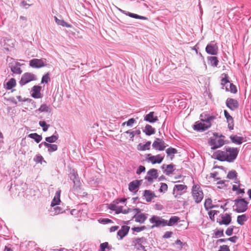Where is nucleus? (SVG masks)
I'll list each match as a JSON object with an SVG mask.
<instances>
[{"instance_id": "f257e3e1", "label": "nucleus", "mask_w": 251, "mask_h": 251, "mask_svg": "<svg viewBox=\"0 0 251 251\" xmlns=\"http://www.w3.org/2000/svg\"><path fill=\"white\" fill-rule=\"evenodd\" d=\"M238 152L237 148L227 147L225 151L218 150L214 152L212 157L221 161L232 162L236 158Z\"/></svg>"}, {"instance_id": "f03ea898", "label": "nucleus", "mask_w": 251, "mask_h": 251, "mask_svg": "<svg viewBox=\"0 0 251 251\" xmlns=\"http://www.w3.org/2000/svg\"><path fill=\"white\" fill-rule=\"evenodd\" d=\"M224 138L225 136L222 134L214 132L208 141L209 145L211 146V149L214 150L222 147L225 144Z\"/></svg>"}, {"instance_id": "7ed1b4c3", "label": "nucleus", "mask_w": 251, "mask_h": 251, "mask_svg": "<svg viewBox=\"0 0 251 251\" xmlns=\"http://www.w3.org/2000/svg\"><path fill=\"white\" fill-rule=\"evenodd\" d=\"M126 200V199L117 200L116 201H114L113 203L110 204L109 205L108 208L110 210L115 211L116 213L117 214H119L120 213L126 214L128 213L131 209H128V210H123V206H119L118 205L119 202L124 203Z\"/></svg>"}, {"instance_id": "20e7f679", "label": "nucleus", "mask_w": 251, "mask_h": 251, "mask_svg": "<svg viewBox=\"0 0 251 251\" xmlns=\"http://www.w3.org/2000/svg\"><path fill=\"white\" fill-rule=\"evenodd\" d=\"M193 198L197 203H199L203 198V194L201 187L198 185H194L192 189Z\"/></svg>"}, {"instance_id": "39448f33", "label": "nucleus", "mask_w": 251, "mask_h": 251, "mask_svg": "<svg viewBox=\"0 0 251 251\" xmlns=\"http://www.w3.org/2000/svg\"><path fill=\"white\" fill-rule=\"evenodd\" d=\"M234 202L233 208L237 212H244L247 209L248 202L244 199L235 200Z\"/></svg>"}, {"instance_id": "423d86ee", "label": "nucleus", "mask_w": 251, "mask_h": 251, "mask_svg": "<svg viewBox=\"0 0 251 251\" xmlns=\"http://www.w3.org/2000/svg\"><path fill=\"white\" fill-rule=\"evenodd\" d=\"M7 61L9 62V67L10 68L11 72L15 74H21L22 70L20 68L21 64L16 61L15 60L11 57H7Z\"/></svg>"}, {"instance_id": "0eeeda50", "label": "nucleus", "mask_w": 251, "mask_h": 251, "mask_svg": "<svg viewBox=\"0 0 251 251\" xmlns=\"http://www.w3.org/2000/svg\"><path fill=\"white\" fill-rule=\"evenodd\" d=\"M221 84L223 86V89H224V87H225L226 91L230 92L232 93L237 92L236 87L229 81L228 76L226 74H225V77L222 79Z\"/></svg>"}, {"instance_id": "6e6552de", "label": "nucleus", "mask_w": 251, "mask_h": 251, "mask_svg": "<svg viewBox=\"0 0 251 251\" xmlns=\"http://www.w3.org/2000/svg\"><path fill=\"white\" fill-rule=\"evenodd\" d=\"M36 79V75L31 73H25L21 77V79L19 81V84L23 86L25 84Z\"/></svg>"}, {"instance_id": "1a4fd4ad", "label": "nucleus", "mask_w": 251, "mask_h": 251, "mask_svg": "<svg viewBox=\"0 0 251 251\" xmlns=\"http://www.w3.org/2000/svg\"><path fill=\"white\" fill-rule=\"evenodd\" d=\"M187 189V187L186 185L176 184L173 188V195L176 198H177L185 193Z\"/></svg>"}, {"instance_id": "9d476101", "label": "nucleus", "mask_w": 251, "mask_h": 251, "mask_svg": "<svg viewBox=\"0 0 251 251\" xmlns=\"http://www.w3.org/2000/svg\"><path fill=\"white\" fill-rule=\"evenodd\" d=\"M150 222L153 224L152 227H158L160 226H164L167 225V220H165L158 216H153L150 219Z\"/></svg>"}, {"instance_id": "9b49d317", "label": "nucleus", "mask_w": 251, "mask_h": 251, "mask_svg": "<svg viewBox=\"0 0 251 251\" xmlns=\"http://www.w3.org/2000/svg\"><path fill=\"white\" fill-rule=\"evenodd\" d=\"M221 219L217 220V222L220 225H229L231 222V214L224 213L221 214Z\"/></svg>"}, {"instance_id": "f8f14e48", "label": "nucleus", "mask_w": 251, "mask_h": 251, "mask_svg": "<svg viewBox=\"0 0 251 251\" xmlns=\"http://www.w3.org/2000/svg\"><path fill=\"white\" fill-rule=\"evenodd\" d=\"M206 52L210 55H217L218 52V47L214 41L211 42L205 48Z\"/></svg>"}, {"instance_id": "ddd939ff", "label": "nucleus", "mask_w": 251, "mask_h": 251, "mask_svg": "<svg viewBox=\"0 0 251 251\" xmlns=\"http://www.w3.org/2000/svg\"><path fill=\"white\" fill-rule=\"evenodd\" d=\"M29 65L32 68H39L46 66V59H33L29 61Z\"/></svg>"}, {"instance_id": "4468645a", "label": "nucleus", "mask_w": 251, "mask_h": 251, "mask_svg": "<svg viewBox=\"0 0 251 251\" xmlns=\"http://www.w3.org/2000/svg\"><path fill=\"white\" fill-rule=\"evenodd\" d=\"M152 146L156 150L163 151L167 146V145L162 139L156 138L153 142Z\"/></svg>"}, {"instance_id": "2eb2a0df", "label": "nucleus", "mask_w": 251, "mask_h": 251, "mask_svg": "<svg viewBox=\"0 0 251 251\" xmlns=\"http://www.w3.org/2000/svg\"><path fill=\"white\" fill-rule=\"evenodd\" d=\"M158 176L157 170L155 169H151L147 173L145 176V179L150 183L153 182L154 179H155Z\"/></svg>"}, {"instance_id": "dca6fc26", "label": "nucleus", "mask_w": 251, "mask_h": 251, "mask_svg": "<svg viewBox=\"0 0 251 251\" xmlns=\"http://www.w3.org/2000/svg\"><path fill=\"white\" fill-rule=\"evenodd\" d=\"M148 156H149L147 158L148 161L151 162L153 164L161 163L164 159V156L161 154L152 155L151 154H149Z\"/></svg>"}, {"instance_id": "f3484780", "label": "nucleus", "mask_w": 251, "mask_h": 251, "mask_svg": "<svg viewBox=\"0 0 251 251\" xmlns=\"http://www.w3.org/2000/svg\"><path fill=\"white\" fill-rule=\"evenodd\" d=\"M200 119L202 122L206 124H211V123L216 119V116L203 113L201 114Z\"/></svg>"}, {"instance_id": "a211bd4d", "label": "nucleus", "mask_w": 251, "mask_h": 251, "mask_svg": "<svg viewBox=\"0 0 251 251\" xmlns=\"http://www.w3.org/2000/svg\"><path fill=\"white\" fill-rule=\"evenodd\" d=\"M158 117L154 112H150L144 116V120L150 123H154L158 121Z\"/></svg>"}, {"instance_id": "6ab92c4d", "label": "nucleus", "mask_w": 251, "mask_h": 251, "mask_svg": "<svg viewBox=\"0 0 251 251\" xmlns=\"http://www.w3.org/2000/svg\"><path fill=\"white\" fill-rule=\"evenodd\" d=\"M146 239L144 237L136 238L132 241V245L134 246L137 250H144L145 247L142 244L145 241Z\"/></svg>"}, {"instance_id": "aec40b11", "label": "nucleus", "mask_w": 251, "mask_h": 251, "mask_svg": "<svg viewBox=\"0 0 251 251\" xmlns=\"http://www.w3.org/2000/svg\"><path fill=\"white\" fill-rule=\"evenodd\" d=\"M211 126V124H206L197 122L194 126V129L197 131H204L209 128Z\"/></svg>"}, {"instance_id": "412c9836", "label": "nucleus", "mask_w": 251, "mask_h": 251, "mask_svg": "<svg viewBox=\"0 0 251 251\" xmlns=\"http://www.w3.org/2000/svg\"><path fill=\"white\" fill-rule=\"evenodd\" d=\"M226 106L231 110H234L238 107V101L233 99L228 98L226 101Z\"/></svg>"}, {"instance_id": "4be33fe9", "label": "nucleus", "mask_w": 251, "mask_h": 251, "mask_svg": "<svg viewBox=\"0 0 251 251\" xmlns=\"http://www.w3.org/2000/svg\"><path fill=\"white\" fill-rule=\"evenodd\" d=\"M148 218V214L144 213H139V214H135L133 218L135 219L136 222L140 224H143Z\"/></svg>"}, {"instance_id": "5701e85b", "label": "nucleus", "mask_w": 251, "mask_h": 251, "mask_svg": "<svg viewBox=\"0 0 251 251\" xmlns=\"http://www.w3.org/2000/svg\"><path fill=\"white\" fill-rule=\"evenodd\" d=\"M41 87L40 86H34L31 90V95L34 98L38 99L41 98L40 93Z\"/></svg>"}, {"instance_id": "b1692460", "label": "nucleus", "mask_w": 251, "mask_h": 251, "mask_svg": "<svg viewBox=\"0 0 251 251\" xmlns=\"http://www.w3.org/2000/svg\"><path fill=\"white\" fill-rule=\"evenodd\" d=\"M130 227L127 226H123L121 229H120L118 232L117 235L120 237V239H122L125 236H126L129 230Z\"/></svg>"}, {"instance_id": "393cba45", "label": "nucleus", "mask_w": 251, "mask_h": 251, "mask_svg": "<svg viewBox=\"0 0 251 251\" xmlns=\"http://www.w3.org/2000/svg\"><path fill=\"white\" fill-rule=\"evenodd\" d=\"M65 212L62 208L58 206H51L50 209V213L51 216H54Z\"/></svg>"}, {"instance_id": "a878e982", "label": "nucleus", "mask_w": 251, "mask_h": 251, "mask_svg": "<svg viewBox=\"0 0 251 251\" xmlns=\"http://www.w3.org/2000/svg\"><path fill=\"white\" fill-rule=\"evenodd\" d=\"M142 180H135L130 182L128 186V189L132 192L135 190L141 184Z\"/></svg>"}, {"instance_id": "bb28decb", "label": "nucleus", "mask_w": 251, "mask_h": 251, "mask_svg": "<svg viewBox=\"0 0 251 251\" xmlns=\"http://www.w3.org/2000/svg\"><path fill=\"white\" fill-rule=\"evenodd\" d=\"M174 165L173 164L165 165L163 164L161 168L164 170V173L166 175H170L174 171Z\"/></svg>"}, {"instance_id": "cd10ccee", "label": "nucleus", "mask_w": 251, "mask_h": 251, "mask_svg": "<svg viewBox=\"0 0 251 251\" xmlns=\"http://www.w3.org/2000/svg\"><path fill=\"white\" fill-rule=\"evenodd\" d=\"M60 194L61 190H58L56 192L55 196L53 198V200L51 201L50 206H56L58 205L60 202Z\"/></svg>"}, {"instance_id": "c85d7f7f", "label": "nucleus", "mask_w": 251, "mask_h": 251, "mask_svg": "<svg viewBox=\"0 0 251 251\" xmlns=\"http://www.w3.org/2000/svg\"><path fill=\"white\" fill-rule=\"evenodd\" d=\"M126 133L129 135V140L131 141H133L134 137L135 135H139L141 134V131L140 129H135L134 130H128L125 132Z\"/></svg>"}, {"instance_id": "c756f323", "label": "nucleus", "mask_w": 251, "mask_h": 251, "mask_svg": "<svg viewBox=\"0 0 251 251\" xmlns=\"http://www.w3.org/2000/svg\"><path fill=\"white\" fill-rule=\"evenodd\" d=\"M229 138L232 143L238 145L241 144L244 142V139L243 137L238 136L237 135H231Z\"/></svg>"}, {"instance_id": "7c9ffc66", "label": "nucleus", "mask_w": 251, "mask_h": 251, "mask_svg": "<svg viewBox=\"0 0 251 251\" xmlns=\"http://www.w3.org/2000/svg\"><path fill=\"white\" fill-rule=\"evenodd\" d=\"M144 197L147 201L150 202L155 197V194L151 191L146 190L144 191Z\"/></svg>"}, {"instance_id": "2f4dec72", "label": "nucleus", "mask_w": 251, "mask_h": 251, "mask_svg": "<svg viewBox=\"0 0 251 251\" xmlns=\"http://www.w3.org/2000/svg\"><path fill=\"white\" fill-rule=\"evenodd\" d=\"M143 132L148 136H150L151 135L154 134L155 132V129L152 127L150 125H147L144 129H143Z\"/></svg>"}, {"instance_id": "473e14b6", "label": "nucleus", "mask_w": 251, "mask_h": 251, "mask_svg": "<svg viewBox=\"0 0 251 251\" xmlns=\"http://www.w3.org/2000/svg\"><path fill=\"white\" fill-rule=\"evenodd\" d=\"M120 10L124 14L128 15L130 17L133 18L135 19H139L141 20H146L147 18L144 16H139L137 14L132 13L129 12H126V11L120 9Z\"/></svg>"}, {"instance_id": "72a5a7b5", "label": "nucleus", "mask_w": 251, "mask_h": 251, "mask_svg": "<svg viewBox=\"0 0 251 251\" xmlns=\"http://www.w3.org/2000/svg\"><path fill=\"white\" fill-rule=\"evenodd\" d=\"M151 142L148 141L145 144L140 143L137 146V149L139 151L148 150L150 149Z\"/></svg>"}, {"instance_id": "f704fd0d", "label": "nucleus", "mask_w": 251, "mask_h": 251, "mask_svg": "<svg viewBox=\"0 0 251 251\" xmlns=\"http://www.w3.org/2000/svg\"><path fill=\"white\" fill-rule=\"evenodd\" d=\"M209 64L213 67H217L219 60L216 56H208L207 57Z\"/></svg>"}, {"instance_id": "c9c22d12", "label": "nucleus", "mask_w": 251, "mask_h": 251, "mask_svg": "<svg viewBox=\"0 0 251 251\" xmlns=\"http://www.w3.org/2000/svg\"><path fill=\"white\" fill-rule=\"evenodd\" d=\"M74 185L73 187V190L75 192H78L79 190L80 189L81 182L80 179H75V181H73Z\"/></svg>"}, {"instance_id": "e433bc0d", "label": "nucleus", "mask_w": 251, "mask_h": 251, "mask_svg": "<svg viewBox=\"0 0 251 251\" xmlns=\"http://www.w3.org/2000/svg\"><path fill=\"white\" fill-rule=\"evenodd\" d=\"M28 137L34 139V141L37 143H39L42 139V136L38 135L36 133L29 134L28 135Z\"/></svg>"}, {"instance_id": "4c0bfd02", "label": "nucleus", "mask_w": 251, "mask_h": 251, "mask_svg": "<svg viewBox=\"0 0 251 251\" xmlns=\"http://www.w3.org/2000/svg\"><path fill=\"white\" fill-rule=\"evenodd\" d=\"M54 20L57 25H61L64 27H70L71 25L67 23L62 19H59L56 17H54Z\"/></svg>"}, {"instance_id": "58836bf2", "label": "nucleus", "mask_w": 251, "mask_h": 251, "mask_svg": "<svg viewBox=\"0 0 251 251\" xmlns=\"http://www.w3.org/2000/svg\"><path fill=\"white\" fill-rule=\"evenodd\" d=\"M247 217L245 214L239 215L237 218V222L240 225L242 226L244 224V223L247 221Z\"/></svg>"}, {"instance_id": "ea45409f", "label": "nucleus", "mask_w": 251, "mask_h": 251, "mask_svg": "<svg viewBox=\"0 0 251 251\" xmlns=\"http://www.w3.org/2000/svg\"><path fill=\"white\" fill-rule=\"evenodd\" d=\"M179 220V218L177 216H172L170 220L167 221V225L168 226H172Z\"/></svg>"}, {"instance_id": "a19ab883", "label": "nucleus", "mask_w": 251, "mask_h": 251, "mask_svg": "<svg viewBox=\"0 0 251 251\" xmlns=\"http://www.w3.org/2000/svg\"><path fill=\"white\" fill-rule=\"evenodd\" d=\"M16 84V80L14 78H11L6 84V89L7 90H10L12 88L15 86Z\"/></svg>"}, {"instance_id": "79ce46f5", "label": "nucleus", "mask_w": 251, "mask_h": 251, "mask_svg": "<svg viewBox=\"0 0 251 251\" xmlns=\"http://www.w3.org/2000/svg\"><path fill=\"white\" fill-rule=\"evenodd\" d=\"M58 138V136L57 135H53L50 137H47L45 138L46 142L50 143L55 142Z\"/></svg>"}, {"instance_id": "37998d69", "label": "nucleus", "mask_w": 251, "mask_h": 251, "mask_svg": "<svg viewBox=\"0 0 251 251\" xmlns=\"http://www.w3.org/2000/svg\"><path fill=\"white\" fill-rule=\"evenodd\" d=\"M204 207L206 209H210L213 207V205L212 203V200L210 199H207L205 201V202L204 204Z\"/></svg>"}, {"instance_id": "c03bdc74", "label": "nucleus", "mask_w": 251, "mask_h": 251, "mask_svg": "<svg viewBox=\"0 0 251 251\" xmlns=\"http://www.w3.org/2000/svg\"><path fill=\"white\" fill-rule=\"evenodd\" d=\"M34 161L37 163L42 164V161L46 163V161L44 160L43 156L40 154L36 155L33 158Z\"/></svg>"}, {"instance_id": "a18cd8bd", "label": "nucleus", "mask_w": 251, "mask_h": 251, "mask_svg": "<svg viewBox=\"0 0 251 251\" xmlns=\"http://www.w3.org/2000/svg\"><path fill=\"white\" fill-rule=\"evenodd\" d=\"M70 179L73 181H75V179H78L79 177L78 176V174L76 171H75L74 170H73L72 172L70 173Z\"/></svg>"}, {"instance_id": "49530a36", "label": "nucleus", "mask_w": 251, "mask_h": 251, "mask_svg": "<svg viewBox=\"0 0 251 251\" xmlns=\"http://www.w3.org/2000/svg\"><path fill=\"white\" fill-rule=\"evenodd\" d=\"M39 111L41 112H50V107L47 105L46 104H42L39 108Z\"/></svg>"}, {"instance_id": "de8ad7c7", "label": "nucleus", "mask_w": 251, "mask_h": 251, "mask_svg": "<svg viewBox=\"0 0 251 251\" xmlns=\"http://www.w3.org/2000/svg\"><path fill=\"white\" fill-rule=\"evenodd\" d=\"M136 122L134 118H131L129 119L127 121L124 122L122 124V126H124L125 125H126L128 126H132L133 124H134Z\"/></svg>"}, {"instance_id": "09e8293b", "label": "nucleus", "mask_w": 251, "mask_h": 251, "mask_svg": "<svg viewBox=\"0 0 251 251\" xmlns=\"http://www.w3.org/2000/svg\"><path fill=\"white\" fill-rule=\"evenodd\" d=\"M39 124L43 128V130L44 132L47 131L50 126V125L47 124L46 122L44 121H40Z\"/></svg>"}, {"instance_id": "8fccbe9b", "label": "nucleus", "mask_w": 251, "mask_h": 251, "mask_svg": "<svg viewBox=\"0 0 251 251\" xmlns=\"http://www.w3.org/2000/svg\"><path fill=\"white\" fill-rule=\"evenodd\" d=\"M166 152L168 156H174V154L177 152V151L176 149L173 148H169L167 149Z\"/></svg>"}, {"instance_id": "3c124183", "label": "nucleus", "mask_w": 251, "mask_h": 251, "mask_svg": "<svg viewBox=\"0 0 251 251\" xmlns=\"http://www.w3.org/2000/svg\"><path fill=\"white\" fill-rule=\"evenodd\" d=\"M109 246L108 242L100 244L99 251H105L106 249H109Z\"/></svg>"}, {"instance_id": "603ef678", "label": "nucleus", "mask_w": 251, "mask_h": 251, "mask_svg": "<svg viewBox=\"0 0 251 251\" xmlns=\"http://www.w3.org/2000/svg\"><path fill=\"white\" fill-rule=\"evenodd\" d=\"M236 176H237V173L235 171H231L229 172V173H228V174L227 175V177L229 179L235 178L236 180H237Z\"/></svg>"}, {"instance_id": "864d4df0", "label": "nucleus", "mask_w": 251, "mask_h": 251, "mask_svg": "<svg viewBox=\"0 0 251 251\" xmlns=\"http://www.w3.org/2000/svg\"><path fill=\"white\" fill-rule=\"evenodd\" d=\"M160 187L159 189V191L160 192L165 193L167 191L168 186L165 183H160Z\"/></svg>"}, {"instance_id": "5fc2aeb1", "label": "nucleus", "mask_w": 251, "mask_h": 251, "mask_svg": "<svg viewBox=\"0 0 251 251\" xmlns=\"http://www.w3.org/2000/svg\"><path fill=\"white\" fill-rule=\"evenodd\" d=\"M57 149H58V147L56 145L50 144V147L48 149V151L49 152H52L57 151Z\"/></svg>"}, {"instance_id": "6e6d98bb", "label": "nucleus", "mask_w": 251, "mask_h": 251, "mask_svg": "<svg viewBox=\"0 0 251 251\" xmlns=\"http://www.w3.org/2000/svg\"><path fill=\"white\" fill-rule=\"evenodd\" d=\"M224 114L225 116L226 119V120L228 123L231 122V123L233 122V119L232 117L229 115L228 112L226 110H224Z\"/></svg>"}, {"instance_id": "4d7b16f0", "label": "nucleus", "mask_w": 251, "mask_h": 251, "mask_svg": "<svg viewBox=\"0 0 251 251\" xmlns=\"http://www.w3.org/2000/svg\"><path fill=\"white\" fill-rule=\"evenodd\" d=\"M234 227V226H233L228 227L226 231V235H227V236H231L233 234V230Z\"/></svg>"}, {"instance_id": "13d9d810", "label": "nucleus", "mask_w": 251, "mask_h": 251, "mask_svg": "<svg viewBox=\"0 0 251 251\" xmlns=\"http://www.w3.org/2000/svg\"><path fill=\"white\" fill-rule=\"evenodd\" d=\"M49 80H50L49 75L48 74H47L45 75H43V76L42 77L41 82L43 83H47Z\"/></svg>"}, {"instance_id": "bf43d9fd", "label": "nucleus", "mask_w": 251, "mask_h": 251, "mask_svg": "<svg viewBox=\"0 0 251 251\" xmlns=\"http://www.w3.org/2000/svg\"><path fill=\"white\" fill-rule=\"evenodd\" d=\"M146 228L145 226H142L141 227H134L132 228V230L134 231L139 232L141 231H143Z\"/></svg>"}, {"instance_id": "052dcab7", "label": "nucleus", "mask_w": 251, "mask_h": 251, "mask_svg": "<svg viewBox=\"0 0 251 251\" xmlns=\"http://www.w3.org/2000/svg\"><path fill=\"white\" fill-rule=\"evenodd\" d=\"M217 212H218V211L216 210H210L208 212V215H209V218L211 220H213L214 218V216H215V215L217 214Z\"/></svg>"}, {"instance_id": "680f3d73", "label": "nucleus", "mask_w": 251, "mask_h": 251, "mask_svg": "<svg viewBox=\"0 0 251 251\" xmlns=\"http://www.w3.org/2000/svg\"><path fill=\"white\" fill-rule=\"evenodd\" d=\"M234 182L237 184L233 185L232 189L233 191H236L237 190H238V188L240 187L241 185L239 183V181L237 180H236V181Z\"/></svg>"}, {"instance_id": "e2e57ef3", "label": "nucleus", "mask_w": 251, "mask_h": 251, "mask_svg": "<svg viewBox=\"0 0 251 251\" xmlns=\"http://www.w3.org/2000/svg\"><path fill=\"white\" fill-rule=\"evenodd\" d=\"M145 170L146 169L144 166L140 165L136 171V174L137 175H140L141 173L144 172Z\"/></svg>"}, {"instance_id": "0e129e2a", "label": "nucleus", "mask_w": 251, "mask_h": 251, "mask_svg": "<svg viewBox=\"0 0 251 251\" xmlns=\"http://www.w3.org/2000/svg\"><path fill=\"white\" fill-rule=\"evenodd\" d=\"M215 235L216 238L220 237H224V231L223 230H217L215 232Z\"/></svg>"}, {"instance_id": "69168bd1", "label": "nucleus", "mask_w": 251, "mask_h": 251, "mask_svg": "<svg viewBox=\"0 0 251 251\" xmlns=\"http://www.w3.org/2000/svg\"><path fill=\"white\" fill-rule=\"evenodd\" d=\"M218 251H230L228 246L227 245H223L220 247V249Z\"/></svg>"}, {"instance_id": "338daca9", "label": "nucleus", "mask_w": 251, "mask_h": 251, "mask_svg": "<svg viewBox=\"0 0 251 251\" xmlns=\"http://www.w3.org/2000/svg\"><path fill=\"white\" fill-rule=\"evenodd\" d=\"M30 5L27 3V2L25 1V0H22L21 1V2L20 3V6L21 7H24L25 8V9H27L28 8V7L30 6Z\"/></svg>"}, {"instance_id": "774afa93", "label": "nucleus", "mask_w": 251, "mask_h": 251, "mask_svg": "<svg viewBox=\"0 0 251 251\" xmlns=\"http://www.w3.org/2000/svg\"><path fill=\"white\" fill-rule=\"evenodd\" d=\"M172 234H173V232L171 231H167L165 233L163 237L164 238H169L171 237Z\"/></svg>"}]
</instances>
